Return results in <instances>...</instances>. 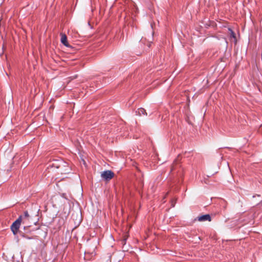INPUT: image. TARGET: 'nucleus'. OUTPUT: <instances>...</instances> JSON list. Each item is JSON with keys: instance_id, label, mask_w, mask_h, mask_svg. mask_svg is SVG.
I'll use <instances>...</instances> for the list:
<instances>
[{"instance_id": "nucleus-1", "label": "nucleus", "mask_w": 262, "mask_h": 262, "mask_svg": "<svg viewBox=\"0 0 262 262\" xmlns=\"http://www.w3.org/2000/svg\"><path fill=\"white\" fill-rule=\"evenodd\" d=\"M63 165H66V162L62 160L53 159L48 163V168L58 169Z\"/></svg>"}, {"instance_id": "nucleus-10", "label": "nucleus", "mask_w": 262, "mask_h": 262, "mask_svg": "<svg viewBox=\"0 0 262 262\" xmlns=\"http://www.w3.org/2000/svg\"><path fill=\"white\" fill-rule=\"evenodd\" d=\"M140 116H141L142 115H147V113L146 112V111L143 108H139L138 109V111L136 112Z\"/></svg>"}, {"instance_id": "nucleus-7", "label": "nucleus", "mask_w": 262, "mask_h": 262, "mask_svg": "<svg viewBox=\"0 0 262 262\" xmlns=\"http://www.w3.org/2000/svg\"><path fill=\"white\" fill-rule=\"evenodd\" d=\"M31 225H26L24 227V233H26V234L30 233L32 231H34L39 229V228H33L32 229H30Z\"/></svg>"}, {"instance_id": "nucleus-3", "label": "nucleus", "mask_w": 262, "mask_h": 262, "mask_svg": "<svg viewBox=\"0 0 262 262\" xmlns=\"http://www.w3.org/2000/svg\"><path fill=\"white\" fill-rule=\"evenodd\" d=\"M101 176L105 181H110L114 176V173L111 170H105L103 171Z\"/></svg>"}, {"instance_id": "nucleus-4", "label": "nucleus", "mask_w": 262, "mask_h": 262, "mask_svg": "<svg viewBox=\"0 0 262 262\" xmlns=\"http://www.w3.org/2000/svg\"><path fill=\"white\" fill-rule=\"evenodd\" d=\"M58 169H59V172L61 174L69 173L71 171V168L67 163H66V165H63Z\"/></svg>"}, {"instance_id": "nucleus-8", "label": "nucleus", "mask_w": 262, "mask_h": 262, "mask_svg": "<svg viewBox=\"0 0 262 262\" xmlns=\"http://www.w3.org/2000/svg\"><path fill=\"white\" fill-rule=\"evenodd\" d=\"M61 42L66 47H69V45L67 40V37L64 34H61Z\"/></svg>"}, {"instance_id": "nucleus-11", "label": "nucleus", "mask_w": 262, "mask_h": 262, "mask_svg": "<svg viewBox=\"0 0 262 262\" xmlns=\"http://www.w3.org/2000/svg\"><path fill=\"white\" fill-rule=\"evenodd\" d=\"M127 237H128V235H127V234H125L123 235L122 239H121V241H120L121 245H122L123 246H124L126 244Z\"/></svg>"}, {"instance_id": "nucleus-15", "label": "nucleus", "mask_w": 262, "mask_h": 262, "mask_svg": "<svg viewBox=\"0 0 262 262\" xmlns=\"http://www.w3.org/2000/svg\"><path fill=\"white\" fill-rule=\"evenodd\" d=\"M184 94V96L182 95V96H186L187 98H189L191 97V96L189 94H188V92H185Z\"/></svg>"}, {"instance_id": "nucleus-12", "label": "nucleus", "mask_w": 262, "mask_h": 262, "mask_svg": "<svg viewBox=\"0 0 262 262\" xmlns=\"http://www.w3.org/2000/svg\"><path fill=\"white\" fill-rule=\"evenodd\" d=\"M19 217H21V218L22 219L21 223H23V224H25L26 225H28V222L29 221L30 218H27V219L23 218V215H19Z\"/></svg>"}, {"instance_id": "nucleus-2", "label": "nucleus", "mask_w": 262, "mask_h": 262, "mask_svg": "<svg viewBox=\"0 0 262 262\" xmlns=\"http://www.w3.org/2000/svg\"><path fill=\"white\" fill-rule=\"evenodd\" d=\"M21 222L22 219L21 217H18V219L11 225L10 228L14 235H16L17 234H19L20 231H22L21 230H19Z\"/></svg>"}, {"instance_id": "nucleus-16", "label": "nucleus", "mask_w": 262, "mask_h": 262, "mask_svg": "<svg viewBox=\"0 0 262 262\" xmlns=\"http://www.w3.org/2000/svg\"><path fill=\"white\" fill-rule=\"evenodd\" d=\"M175 203H176L175 201L174 202H173V201H172V205H171L172 207H174V206Z\"/></svg>"}, {"instance_id": "nucleus-13", "label": "nucleus", "mask_w": 262, "mask_h": 262, "mask_svg": "<svg viewBox=\"0 0 262 262\" xmlns=\"http://www.w3.org/2000/svg\"><path fill=\"white\" fill-rule=\"evenodd\" d=\"M228 30L230 32V36L233 38H235V34L234 32L230 28H229Z\"/></svg>"}, {"instance_id": "nucleus-14", "label": "nucleus", "mask_w": 262, "mask_h": 262, "mask_svg": "<svg viewBox=\"0 0 262 262\" xmlns=\"http://www.w3.org/2000/svg\"><path fill=\"white\" fill-rule=\"evenodd\" d=\"M23 217L25 219L30 218V215L27 211L24 212V214L23 215Z\"/></svg>"}, {"instance_id": "nucleus-17", "label": "nucleus", "mask_w": 262, "mask_h": 262, "mask_svg": "<svg viewBox=\"0 0 262 262\" xmlns=\"http://www.w3.org/2000/svg\"><path fill=\"white\" fill-rule=\"evenodd\" d=\"M199 238L200 240H201V238L200 237H199Z\"/></svg>"}, {"instance_id": "nucleus-9", "label": "nucleus", "mask_w": 262, "mask_h": 262, "mask_svg": "<svg viewBox=\"0 0 262 262\" xmlns=\"http://www.w3.org/2000/svg\"><path fill=\"white\" fill-rule=\"evenodd\" d=\"M19 235L21 237L28 239H35L37 237V236H29L28 234H26V233H24L23 231H20Z\"/></svg>"}, {"instance_id": "nucleus-6", "label": "nucleus", "mask_w": 262, "mask_h": 262, "mask_svg": "<svg viewBox=\"0 0 262 262\" xmlns=\"http://www.w3.org/2000/svg\"><path fill=\"white\" fill-rule=\"evenodd\" d=\"M180 157L181 156L180 155H178L177 158L173 161L171 167V171H174L178 166H180L179 165V161L180 160Z\"/></svg>"}, {"instance_id": "nucleus-5", "label": "nucleus", "mask_w": 262, "mask_h": 262, "mask_svg": "<svg viewBox=\"0 0 262 262\" xmlns=\"http://www.w3.org/2000/svg\"><path fill=\"white\" fill-rule=\"evenodd\" d=\"M198 220L199 222H205V221H209L210 222L211 221V217L209 214H204L202 215L198 216L195 220Z\"/></svg>"}]
</instances>
